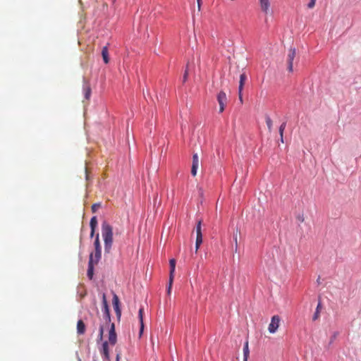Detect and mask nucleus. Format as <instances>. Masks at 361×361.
<instances>
[{
  "label": "nucleus",
  "instance_id": "f257e3e1",
  "mask_svg": "<svg viewBox=\"0 0 361 361\" xmlns=\"http://www.w3.org/2000/svg\"><path fill=\"white\" fill-rule=\"evenodd\" d=\"M102 235L104 243V252L109 253L113 244V228L106 221L102 224Z\"/></svg>",
  "mask_w": 361,
  "mask_h": 361
},
{
  "label": "nucleus",
  "instance_id": "f03ea898",
  "mask_svg": "<svg viewBox=\"0 0 361 361\" xmlns=\"http://www.w3.org/2000/svg\"><path fill=\"white\" fill-rule=\"evenodd\" d=\"M102 310L103 312V318L105 320V322L108 324H111L110 310H109V306L108 305V302L106 301L105 294H103V295H102Z\"/></svg>",
  "mask_w": 361,
  "mask_h": 361
},
{
  "label": "nucleus",
  "instance_id": "7ed1b4c3",
  "mask_svg": "<svg viewBox=\"0 0 361 361\" xmlns=\"http://www.w3.org/2000/svg\"><path fill=\"white\" fill-rule=\"evenodd\" d=\"M112 304L114 307V310L116 313V316L118 321H120L121 317V302L118 296L114 293L112 298Z\"/></svg>",
  "mask_w": 361,
  "mask_h": 361
},
{
  "label": "nucleus",
  "instance_id": "20e7f679",
  "mask_svg": "<svg viewBox=\"0 0 361 361\" xmlns=\"http://www.w3.org/2000/svg\"><path fill=\"white\" fill-rule=\"evenodd\" d=\"M96 264L93 263V252H90L88 260V267L87 271V276L90 280H92L94 274V266Z\"/></svg>",
  "mask_w": 361,
  "mask_h": 361
},
{
  "label": "nucleus",
  "instance_id": "39448f33",
  "mask_svg": "<svg viewBox=\"0 0 361 361\" xmlns=\"http://www.w3.org/2000/svg\"><path fill=\"white\" fill-rule=\"evenodd\" d=\"M280 321H281V319L279 315H274L271 317V322L268 327V330H269V333L274 334L277 331L279 326Z\"/></svg>",
  "mask_w": 361,
  "mask_h": 361
},
{
  "label": "nucleus",
  "instance_id": "423d86ee",
  "mask_svg": "<svg viewBox=\"0 0 361 361\" xmlns=\"http://www.w3.org/2000/svg\"><path fill=\"white\" fill-rule=\"evenodd\" d=\"M109 342L111 345H114L117 342V334L116 332V326L114 323L110 324L109 330Z\"/></svg>",
  "mask_w": 361,
  "mask_h": 361
},
{
  "label": "nucleus",
  "instance_id": "0eeeda50",
  "mask_svg": "<svg viewBox=\"0 0 361 361\" xmlns=\"http://www.w3.org/2000/svg\"><path fill=\"white\" fill-rule=\"evenodd\" d=\"M217 101L219 104V113H222L227 102L226 94L224 91H220L217 94Z\"/></svg>",
  "mask_w": 361,
  "mask_h": 361
},
{
  "label": "nucleus",
  "instance_id": "6e6552de",
  "mask_svg": "<svg viewBox=\"0 0 361 361\" xmlns=\"http://www.w3.org/2000/svg\"><path fill=\"white\" fill-rule=\"evenodd\" d=\"M295 56V49L290 48L289 49V52H288V58H287L288 70L290 72L293 71V62Z\"/></svg>",
  "mask_w": 361,
  "mask_h": 361
},
{
  "label": "nucleus",
  "instance_id": "1a4fd4ad",
  "mask_svg": "<svg viewBox=\"0 0 361 361\" xmlns=\"http://www.w3.org/2000/svg\"><path fill=\"white\" fill-rule=\"evenodd\" d=\"M100 353L106 360H109V348L108 341H105L102 343Z\"/></svg>",
  "mask_w": 361,
  "mask_h": 361
},
{
  "label": "nucleus",
  "instance_id": "9d476101",
  "mask_svg": "<svg viewBox=\"0 0 361 361\" xmlns=\"http://www.w3.org/2000/svg\"><path fill=\"white\" fill-rule=\"evenodd\" d=\"M83 91H84V97L86 99H89L91 95V88L87 81L85 78H83Z\"/></svg>",
  "mask_w": 361,
  "mask_h": 361
},
{
  "label": "nucleus",
  "instance_id": "9b49d317",
  "mask_svg": "<svg viewBox=\"0 0 361 361\" xmlns=\"http://www.w3.org/2000/svg\"><path fill=\"white\" fill-rule=\"evenodd\" d=\"M143 314H144V308L142 307H141L139 309V312H138V318H139V322L140 324V335H141L142 334L143 329H144Z\"/></svg>",
  "mask_w": 361,
  "mask_h": 361
},
{
  "label": "nucleus",
  "instance_id": "f8f14e48",
  "mask_svg": "<svg viewBox=\"0 0 361 361\" xmlns=\"http://www.w3.org/2000/svg\"><path fill=\"white\" fill-rule=\"evenodd\" d=\"M247 75L245 73H243L240 75V81H239V85H238V92H243V87L245 85V82L247 80Z\"/></svg>",
  "mask_w": 361,
  "mask_h": 361
},
{
  "label": "nucleus",
  "instance_id": "ddd939ff",
  "mask_svg": "<svg viewBox=\"0 0 361 361\" xmlns=\"http://www.w3.org/2000/svg\"><path fill=\"white\" fill-rule=\"evenodd\" d=\"M102 259V248L94 249L93 252V263L97 264Z\"/></svg>",
  "mask_w": 361,
  "mask_h": 361
},
{
  "label": "nucleus",
  "instance_id": "4468645a",
  "mask_svg": "<svg viewBox=\"0 0 361 361\" xmlns=\"http://www.w3.org/2000/svg\"><path fill=\"white\" fill-rule=\"evenodd\" d=\"M261 9L263 12L267 13L269 9L270 3L269 0H259Z\"/></svg>",
  "mask_w": 361,
  "mask_h": 361
},
{
  "label": "nucleus",
  "instance_id": "2eb2a0df",
  "mask_svg": "<svg viewBox=\"0 0 361 361\" xmlns=\"http://www.w3.org/2000/svg\"><path fill=\"white\" fill-rule=\"evenodd\" d=\"M85 324L81 320H78L77 323V333L78 334H83L85 332Z\"/></svg>",
  "mask_w": 361,
  "mask_h": 361
},
{
  "label": "nucleus",
  "instance_id": "dca6fc26",
  "mask_svg": "<svg viewBox=\"0 0 361 361\" xmlns=\"http://www.w3.org/2000/svg\"><path fill=\"white\" fill-rule=\"evenodd\" d=\"M102 56L104 63L107 64L109 62V57L108 47L106 46H105L102 48Z\"/></svg>",
  "mask_w": 361,
  "mask_h": 361
},
{
  "label": "nucleus",
  "instance_id": "f3484780",
  "mask_svg": "<svg viewBox=\"0 0 361 361\" xmlns=\"http://www.w3.org/2000/svg\"><path fill=\"white\" fill-rule=\"evenodd\" d=\"M176 259H171L169 260V266H170V273H169V277L174 278V272L176 269Z\"/></svg>",
  "mask_w": 361,
  "mask_h": 361
},
{
  "label": "nucleus",
  "instance_id": "a211bd4d",
  "mask_svg": "<svg viewBox=\"0 0 361 361\" xmlns=\"http://www.w3.org/2000/svg\"><path fill=\"white\" fill-rule=\"evenodd\" d=\"M250 355L248 341H246L243 345V361H247Z\"/></svg>",
  "mask_w": 361,
  "mask_h": 361
},
{
  "label": "nucleus",
  "instance_id": "6ab92c4d",
  "mask_svg": "<svg viewBox=\"0 0 361 361\" xmlns=\"http://www.w3.org/2000/svg\"><path fill=\"white\" fill-rule=\"evenodd\" d=\"M98 226L97 217L96 216H93L90 221V228H97Z\"/></svg>",
  "mask_w": 361,
  "mask_h": 361
},
{
  "label": "nucleus",
  "instance_id": "aec40b11",
  "mask_svg": "<svg viewBox=\"0 0 361 361\" xmlns=\"http://www.w3.org/2000/svg\"><path fill=\"white\" fill-rule=\"evenodd\" d=\"M104 325L101 324L99 326V335H98V337L97 339V343L102 341L103 336H104Z\"/></svg>",
  "mask_w": 361,
  "mask_h": 361
},
{
  "label": "nucleus",
  "instance_id": "412c9836",
  "mask_svg": "<svg viewBox=\"0 0 361 361\" xmlns=\"http://www.w3.org/2000/svg\"><path fill=\"white\" fill-rule=\"evenodd\" d=\"M322 308V305H321V302H319L317 306V308H316V310L313 314V317H312V320L315 321L317 320L319 317V314H320V309Z\"/></svg>",
  "mask_w": 361,
  "mask_h": 361
},
{
  "label": "nucleus",
  "instance_id": "4be33fe9",
  "mask_svg": "<svg viewBox=\"0 0 361 361\" xmlns=\"http://www.w3.org/2000/svg\"><path fill=\"white\" fill-rule=\"evenodd\" d=\"M93 245L94 249L102 248L99 233H97V236H95V239L94 240Z\"/></svg>",
  "mask_w": 361,
  "mask_h": 361
},
{
  "label": "nucleus",
  "instance_id": "5701e85b",
  "mask_svg": "<svg viewBox=\"0 0 361 361\" xmlns=\"http://www.w3.org/2000/svg\"><path fill=\"white\" fill-rule=\"evenodd\" d=\"M196 235L197 236H202V221L200 220L197 221V224L196 225Z\"/></svg>",
  "mask_w": 361,
  "mask_h": 361
},
{
  "label": "nucleus",
  "instance_id": "b1692460",
  "mask_svg": "<svg viewBox=\"0 0 361 361\" xmlns=\"http://www.w3.org/2000/svg\"><path fill=\"white\" fill-rule=\"evenodd\" d=\"M286 123L287 119L286 118L285 121L279 126V132L281 137H282V135H283L284 130L286 127Z\"/></svg>",
  "mask_w": 361,
  "mask_h": 361
},
{
  "label": "nucleus",
  "instance_id": "393cba45",
  "mask_svg": "<svg viewBox=\"0 0 361 361\" xmlns=\"http://www.w3.org/2000/svg\"><path fill=\"white\" fill-rule=\"evenodd\" d=\"M203 239L202 236H196V241H195V250L196 252L199 249L200 246L202 243Z\"/></svg>",
  "mask_w": 361,
  "mask_h": 361
},
{
  "label": "nucleus",
  "instance_id": "a878e982",
  "mask_svg": "<svg viewBox=\"0 0 361 361\" xmlns=\"http://www.w3.org/2000/svg\"><path fill=\"white\" fill-rule=\"evenodd\" d=\"M265 119H266V123H267V128H268L269 130L271 131V128H272V121L268 115L266 116Z\"/></svg>",
  "mask_w": 361,
  "mask_h": 361
},
{
  "label": "nucleus",
  "instance_id": "bb28decb",
  "mask_svg": "<svg viewBox=\"0 0 361 361\" xmlns=\"http://www.w3.org/2000/svg\"><path fill=\"white\" fill-rule=\"evenodd\" d=\"M173 279H174V278H171V279L169 277V284H168V286H167V293H168V295L171 294V289H172V285H173Z\"/></svg>",
  "mask_w": 361,
  "mask_h": 361
},
{
  "label": "nucleus",
  "instance_id": "cd10ccee",
  "mask_svg": "<svg viewBox=\"0 0 361 361\" xmlns=\"http://www.w3.org/2000/svg\"><path fill=\"white\" fill-rule=\"evenodd\" d=\"M84 249V245L82 243V236L80 237V241H79V256H80L83 252Z\"/></svg>",
  "mask_w": 361,
  "mask_h": 361
},
{
  "label": "nucleus",
  "instance_id": "c85d7f7f",
  "mask_svg": "<svg viewBox=\"0 0 361 361\" xmlns=\"http://www.w3.org/2000/svg\"><path fill=\"white\" fill-rule=\"evenodd\" d=\"M197 169H198V165L192 164L191 174L192 176H195L197 175Z\"/></svg>",
  "mask_w": 361,
  "mask_h": 361
},
{
  "label": "nucleus",
  "instance_id": "c756f323",
  "mask_svg": "<svg viewBox=\"0 0 361 361\" xmlns=\"http://www.w3.org/2000/svg\"><path fill=\"white\" fill-rule=\"evenodd\" d=\"M101 207V203L98 202V203H94L92 205V212L93 213H95L97 209Z\"/></svg>",
  "mask_w": 361,
  "mask_h": 361
},
{
  "label": "nucleus",
  "instance_id": "7c9ffc66",
  "mask_svg": "<svg viewBox=\"0 0 361 361\" xmlns=\"http://www.w3.org/2000/svg\"><path fill=\"white\" fill-rule=\"evenodd\" d=\"M188 66H186V68L185 70V72H184V74H183V82H185L188 80Z\"/></svg>",
  "mask_w": 361,
  "mask_h": 361
},
{
  "label": "nucleus",
  "instance_id": "2f4dec72",
  "mask_svg": "<svg viewBox=\"0 0 361 361\" xmlns=\"http://www.w3.org/2000/svg\"><path fill=\"white\" fill-rule=\"evenodd\" d=\"M192 164L199 165V159H198V155L197 153H195L192 155Z\"/></svg>",
  "mask_w": 361,
  "mask_h": 361
},
{
  "label": "nucleus",
  "instance_id": "473e14b6",
  "mask_svg": "<svg viewBox=\"0 0 361 361\" xmlns=\"http://www.w3.org/2000/svg\"><path fill=\"white\" fill-rule=\"evenodd\" d=\"M338 331H335L333 335L331 336V338H330V341H329V345H331L333 343V342L334 341V340L336 338V337L338 336Z\"/></svg>",
  "mask_w": 361,
  "mask_h": 361
},
{
  "label": "nucleus",
  "instance_id": "72a5a7b5",
  "mask_svg": "<svg viewBox=\"0 0 361 361\" xmlns=\"http://www.w3.org/2000/svg\"><path fill=\"white\" fill-rule=\"evenodd\" d=\"M96 230H97V228H90V238L95 239V236H97Z\"/></svg>",
  "mask_w": 361,
  "mask_h": 361
},
{
  "label": "nucleus",
  "instance_id": "f704fd0d",
  "mask_svg": "<svg viewBox=\"0 0 361 361\" xmlns=\"http://www.w3.org/2000/svg\"><path fill=\"white\" fill-rule=\"evenodd\" d=\"M237 238H238V230L236 231L235 233H233V240L235 244V250H237V248H238Z\"/></svg>",
  "mask_w": 361,
  "mask_h": 361
},
{
  "label": "nucleus",
  "instance_id": "c9c22d12",
  "mask_svg": "<svg viewBox=\"0 0 361 361\" xmlns=\"http://www.w3.org/2000/svg\"><path fill=\"white\" fill-rule=\"evenodd\" d=\"M315 2H316V0H310V2L307 4V7L309 8H313L314 6V5H315Z\"/></svg>",
  "mask_w": 361,
  "mask_h": 361
},
{
  "label": "nucleus",
  "instance_id": "e433bc0d",
  "mask_svg": "<svg viewBox=\"0 0 361 361\" xmlns=\"http://www.w3.org/2000/svg\"><path fill=\"white\" fill-rule=\"evenodd\" d=\"M297 218L299 221H300V222L304 221V216L302 214V215L299 214Z\"/></svg>",
  "mask_w": 361,
  "mask_h": 361
},
{
  "label": "nucleus",
  "instance_id": "4c0bfd02",
  "mask_svg": "<svg viewBox=\"0 0 361 361\" xmlns=\"http://www.w3.org/2000/svg\"><path fill=\"white\" fill-rule=\"evenodd\" d=\"M202 1V0H197L199 11L200 10V8H201Z\"/></svg>",
  "mask_w": 361,
  "mask_h": 361
},
{
  "label": "nucleus",
  "instance_id": "58836bf2",
  "mask_svg": "<svg viewBox=\"0 0 361 361\" xmlns=\"http://www.w3.org/2000/svg\"><path fill=\"white\" fill-rule=\"evenodd\" d=\"M238 96H239V99L240 101V103H243V94H242V92H238Z\"/></svg>",
  "mask_w": 361,
  "mask_h": 361
},
{
  "label": "nucleus",
  "instance_id": "ea45409f",
  "mask_svg": "<svg viewBox=\"0 0 361 361\" xmlns=\"http://www.w3.org/2000/svg\"><path fill=\"white\" fill-rule=\"evenodd\" d=\"M280 141L283 143V135H282V137L280 136Z\"/></svg>",
  "mask_w": 361,
  "mask_h": 361
},
{
  "label": "nucleus",
  "instance_id": "a19ab883",
  "mask_svg": "<svg viewBox=\"0 0 361 361\" xmlns=\"http://www.w3.org/2000/svg\"><path fill=\"white\" fill-rule=\"evenodd\" d=\"M119 355L117 354L116 361H119Z\"/></svg>",
  "mask_w": 361,
  "mask_h": 361
},
{
  "label": "nucleus",
  "instance_id": "79ce46f5",
  "mask_svg": "<svg viewBox=\"0 0 361 361\" xmlns=\"http://www.w3.org/2000/svg\"><path fill=\"white\" fill-rule=\"evenodd\" d=\"M86 179L88 180V175L86 173Z\"/></svg>",
  "mask_w": 361,
  "mask_h": 361
}]
</instances>
